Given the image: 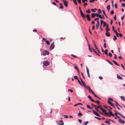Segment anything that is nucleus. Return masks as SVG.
<instances>
[{"label":"nucleus","instance_id":"f257e3e1","mask_svg":"<svg viewBox=\"0 0 125 125\" xmlns=\"http://www.w3.org/2000/svg\"><path fill=\"white\" fill-rule=\"evenodd\" d=\"M49 62L48 61H44L43 62V64L45 66H47L49 64Z\"/></svg>","mask_w":125,"mask_h":125},{"label":"nucleus","instance_id":"f03ea898","mask_svg":"<svg viewBox=\"0 0 125 125\" xmlns=\"http://www.w3.org/2000/svg\"><path fill=\"white\" fill-rule=\"evenodd\" d=\"M103 112V113H105V114L106 115H108V116L109 117L110 116V115H109V114L108 113L106 112V110H105L103 108L101 109V110Z\"/></svg>","mask_w":125,"mask_h":125},{"label":"nucleus","instance_id":"7ed1b4c3","mask_svg":"<svg viewBox=\"0 0 125 125\" xmlns=\"http://www.w3.org/2000/svg\"><path fill=\"white\" fill-rule=\"evenodd\" d=\"M49 54V53L47 50H44L43 52V54L44 56H45L46 55H48Z\"/></svg>","mask_w":125,"mask_h":125},{"label":"nucleus","instance_id":"20e7f679","mask_svg":"<svg viewBox=\"0 0 125 125\" xmlns=\"http://www.w3.org/2000/svg\"><path fill=\"white\" fill-rule=\"evenodd\" d=\"M64 5L66 7H67L68 6V2L66 0H65L63 1Z\"/></svg>","mask_w":125,"mask_h":125},{"label":"nucleus","instance_id":"39448f33","mask_svg":"<svg viewBox=\"0 0 125 125\" xmlns=\"http://www.w3.org/2000/svg\"><path fill=\"white\" fill-rule=\"evenodd\" d=\"M94 114L97 116L100 117V115L94 110H93Z\"/></svg>","mask_w":125,"mask_h":125},{"label":"nucleus","instance_id":"423d86ee","mask_svg":"<svg viewBox=\"0 0 125 125\" xmlns=\"http://www.w3.org/2000/svg\"><path fill=\"white\" fill-rule=\"evenodd\" d=\"M54 42H53L51 44L50 46V49L52 50L54 48Z\"/></svg>","mask_w":125,"mask_h":125},{"label":"nucleus","instance_id":"0eeeda50","mask_svg":"<svg viewBox=\"0 0 125 125\" xmlns=\"http://www.w3.org/2000/svg\"><path fill=\"white\" fill-rule=\"evenodd\" d=\"M118 121L120 123L122 124H124L125 123V121L121 118L119 119Z\"/></svg>","mask_w":125,"mask_h":125},{"label":"nucleus","instance_id":"6e6552de","mask_svg":"<svg viewBox=\"0 0 125 125\" xmlns=\"http://www.w3.org/2000/svg\"><path fill=\"white\" fill-rule=\"evenodd\" d=\"M86 16L87 18V20L89 21H91V18L90 17V15L89 14H86Z\"/></svg>","mask_w":125,"mask_h":125},{"label":"nucleus","instance_id":"1a4fd4ad","mask_svg":"<svg viewBox=\"0 0 125 125\" xmlns=\"http://www.w3.org/2000/svg\"><path fill=\"white\" fill-rule=\"evenodd\" d=\"M80 13L81 15L82 16V17L84 19L86 18V17L85 16V14L83 13L82 11H81V12H80Z\"/></svg>","mask_w":125,"mask_h":125},{"label":"nucleus","instance_id":"9d476101","mask_svg":"<svg viewBox=\"0 0 125 125\" xmlns=\"http://www.w3.org/2000/svg\"><path fill=\"white\" fill-rule=\"evenodd\" d=\"M97 23L96 24V29H97L99 26L100 23L99 21H97Z\"/></svg>","mask_w":125,"mask_h":125},{"label":"nucleus","instance_id":"9b49d317","mask_svg":"<svg viewBox=\"0 0 125 125\" xmlns=\"http://www.w3.org/2000/svg\"><path fill=\"white\" fill-rule=\"evenodd\" d=\"M80 79L81 80L82 83V84L83 85V86H84L85 88H86V85L85 83L84 82H83L82 79L80 78Z\"/></svg>","mask_w":125,"mask_h":125},{"label":"nucleus","instance_id":"f8f14e48","mask_svg":"<svg viewBox=\"0 0 125 125\" xmlns=\"http://www.w3.org/2000/svg\"><path fill=\"white\" fill-rule=\"evenodd\" d=\"M88 98L92 102L94 101V100L92 98L91 96L90 95H88Z\"/></svg>","mask_w":125,"mask_h":125},{"label":"nucleus","instance_id":"ddd939ff","mask_svg":"<svg viewBox=\"0 0 125 125\" xmlns=\"http://www.w3.org/2000/svg\"><path fill=\"white\" fill-rule=\"evenodd\" d=\"M117 77L118 79L121 80H122L123 79L122 78V77H121L118 74H117Z\"/></svg>","mask_w":125,"mask_h":125},{"label":"nucleus","instance_id":"4468645a","mask_svg":"<svg viewBox=\"0 0 125 125\" xmlns=\"http://www.w3.org/2000/svg\"><path fill=\"white\" fill-rule=\"evenodd\" d=\"M120 97L121 98L122 100L124 101H125V98L123 96H120Z\"/></svg>","mask_w":125,"mask_h":125},{"label":"nucleus","instance_id":"2eb2a0df","mask_svg":"<svg viewBox=\"0 0 125 125\" xmlns=\"http://www.w3.org/2000/svg\"><path fill=\"white\" fill-rule=\"evenodd\" d=\"M115 104L117 107L118 106L120 107L121 108H122L121 106H120V105H119L115 101Z\"/></svg>","mask_w":125,"mask_h":125},{"label":"nucleus","instance_id":"dca6fc26","mask_svg":"<svg viewBox=\"0 0 125 125\" xmlns=\"http://www.w3.org/2000/svg\"><path fill=\"white\" fill-rule=\"evenodd\" d=\"M113 61L114 62V63L116 65L118 66H119V65L117 63V62H115V61L114 60H113Z\"/></svg>","mask_w":125,"mask_h":125},{"label":"nucleus","instance_id":"f3484780","mask_svg":"<svg viewBox=\"0 0 125 125\" xmlns=\"http://www.w3.org/2000/svg\"><path fill=\"white\" fill-rule=\"evenodd\" d=\"M93 102L95 103L98 104H100V102L99 100L95 101L94 100V101H93Z\"/></svg>","mask_w":125,"mask_h":125},{"label":"nucleus","instance_id":"a211bd4d","mask_svg":"<svg viewBox=\"0 0 125 125\" xmlns=\"http://www.w3.org/2000/svg\"><path fill=\"white\" fill-rule=\"evenodd\" d=\"M97 107L98 108L100 109L101 110V109L103 108L102 106L100 104H99Z\"/></svg>","mask_w":125,"mask_h":125},{"label":"nucleus","instance_id":"6ab92c4d","mask_svg":"<svg viewBox=\"0 0 125 125\" xmlns=\"http://www.w3.org/2000/svg\"><path fill=\"white\" fill-rule=\"evenodd\" d=\"M109 113H110V114H109V115H110V116H114V114H113V113L111 111H110V112H109Z\"/></svg>","mask_w":125,"mask_h":125},{"label":"nucleus","instance_id":"aec40b11","mask_svg":"<svg viewBox=\"0 0 125 125\" xmlns=\"http://www.w3.org/2000/svg\"><path fill=\"white\" fill-rule=\"evenodd\" d=\"M60 6L59 7L60 8L63 9V7L62 6V4L61 3H60Z\"/></svg>","mask_w":125,"mask_h":125},{"label":"nucleus","instance_id":"412c9836","mask_svg":"<svg viewBox=\"0 0 125 125\" xmlns=\"http://www.w3.org/2000/svg\"><path fill=\"white\" fill-rule=\"evenodd\" d=\"M97 10V9L95 8H94V9H91V11L93 12H95V10Z\"/></svg>","mask_w":125,"mask_h":125},{"label":"nucleus","instance_id":"4be33fe9","mask_svg":"<svg viewBox=\"0 0 125 125\" xmlns=\"http://www.w3.org/2000/svg\"><path fill=\"white\" fill-rule=\"evenodd\" d=\"M105 34L108 37H110V35L109 34V32H106Z\"/></svg>","mask_w":125,"mask_h":125},{"label":"nucleus","instance_id":"5701e85b","mask_svg":"<svg viewBox=\"0 0 125 125\" xmlns=\"http://www.w3.org/2000/svg\"><path fill=\"white\" fill-rule=\"evenodd\" d=\"M108 51V50L107 49H106L105 50L104 52V53L105 54H106V55H108V53H107V52Z\"/></svg>","mask_w":125,"mask_h":125},{"label":"nucleus","instance_id":"b1692460","mask_svg":"<svg viewBox=\"0 0 125 125\" xmlns=\"http://www.w3.org/2000/svg\"><path fill=\"white\" fill-rule=\"evenodd\" d=\"M92 17L93 18H94L95 17V13H93L91 14Z\"/></svg>","mask_w":125,"mask_h":125},{"label":"nucleus","instance_id":"393cba45","mask_svg":"<svg viewBox=\"0 0 125 125\" xmlns=\"http://www.w3.org/2000/svg\"><path fill=\"white\" fill-rule=\"evenodd\" d=\"M110 5H108L106 6V9L108 10H109L110 9Z\"/></svg>","mask_w":125,"mask_h":125},{"label":"nucleus","instance_id":"a878e982","mask_svg":"<svg viewBox=\"0 0 125 125\" xmlns=\"http://www.w3.org/2000/svg\"><path fill=\"white\" fill-rule=\"evenodd\" d=\"M105 122L108 124V125H110V123L108 121V120H106V121H105Z\"/></svg>","mask_w":125,"mask_h":125},{"label":"nucleus","instance_id":"bb28decb","mask_svg":"<svg viewBox=\"0 0 125 125\" xmlns=\"http://www.w3.org/2000/svg\"><path fill=\"white\" fill-rule=\"evenodd\" d=\"M86 12L88 14H89L90 13V11L89 9L88 10H86Z\"/></svg>","mask_w":125,"mask_h":125},{"label":"nucleus","instance_id":"cd10ccee","mask_svg":"<svg viewBox=\"0 0 125 125\" xmlns=\"http://www.w3.org/2000/svg\"><path fill=\"white\" fill-rule=\"evenodd\" d=\"M103 107L104 108L106 109H107L109 108V107L106 105H104Z\"/></svg>","mask_w":125,"mask_h":125},{"label":"nucleus","instance_id":"c85d7f7f","mask_svg":"<svg viewBox=\"0 0 125 125\" xmlns=\"http://www.w3.org/2000/svg\"><path fill=\"white\" fill-rule=\"evenodd\" d=\"M73 1L75 5H77V3L76 0H73Z\"/></svg>","mask_w":125,"mask_h":125},{"label":"nucleus","instance_id":"c756f323","mask_svg":"<svg viewBox=\"0 0 125 125\" xmlns=\"http://www.w3.org/2000/svg\"><path fill=\"white\" fill-rule=\"evenodd\" d=\"M94 108H95V110L96 111H97L98 112L99 111V110L98 109V107H97L96 106L94 107Z\"/></svg>","mask_w":125,"mask_h":125},{"label":"nucleus","instance_id":"7c9ffc66","mask_svg":"<svg viewBox=\"0 0 125 125\" xmlns=\"http://www.w3.org/2000/svg\"><path fill=\"white\" fill-rule=\"evenodd\" d=\"M78 80V82L82 86H83V85L82 84V83H81V82L80 81V80H79V79H78V80Z\"/></svg>","mask_w":125,"mask_h":125},{"label":"nucleus","instance_id":"2f4dec72","mask_svg":"<svg viewBox=\"0 0 125 125\" xmlns=\"http://www.w3.org/2000/svg\"><path fill=\"white\" fill-rule=\"evenodd\" d=\"M87 107L90 109H92V108L89 105H87Z\"/></svg>","mask_w":125,"mask_h":125},{"label":"nucleus","instance_id":"473e14b6","mask_svg":"<svg viewBox=\"0 0 125 125\" xmlns=\"http://www.w3.org/2000/svg\"><path fill=\"white\" fill-rule=\"evenodd\" d=\"M98 13L99 14H100V13H101V11L100 9H99L98 10Z\"/></svg>","mask_w":125,"mask_h":125},{"label":"nucleus","instance_id":"72a5a7b5","mask_svg":"<svg viewBox=\"0 0 125 125\" xmlns=\"http://www.w3.org/2000/svg\"><path fill=\"white\" fill-rule=\"evenodd\" d=\"M88 46H89V50L91 52H92V51L91 48H90V45L89 44L88 45Z\"/></svg>","mask_w":125,"mask_h":125},{"label":"nucleus","instance_id":"f704fd0d","mask_svg":"<svg viewBox=\"0 0 125 125\" xmlns=\"http://www.w3.org/2000/svg\"><path fill=\"white\" fill-rule=\"evenodd\" d=\"M117 37H116V36L115 35H114V38H113V40H114V41H115V40H116L117 39Z\"/></svg>","mask_w":125,"mask_h":125},{"label":"nucleus","instance_id":"c9c22d12","mask_svg":"<svg viewBox=\"0 0 125 125\" xmlns=\"http://www.w3.org/2000/svg\"><path fill=\"white\" fill-rule=\"evenodd\" d=\"M114 6L115 8V9H117V4L116 3H115L114 4Z\"/></svg>","mask_w":125,"mask_h":125},{"label":"nucleus","instance_id":"e433bc0d","mask_svg":"<svg viewBox=\"0 0 125 125\" xmlns=\"http://www.w3.org/2000/svg\"><path fill=\"white\" fill-rule=\"evenodd\" d=\"M46 44L47 45H49L50 44V42L49 41L47 40H46Z\"/></svg>","mask_w":125,"mask_h":125},{"label":"nucleus","instance_id":"4c0bfd02","mask_svg":"<svg viewBox=\"0 0 125 125\" xmlns=\"http://www.w3.org/2000/svg\"><path fill=\"white\" fill-rule=\"evenodd\" d=\"M94 46L95 48V49L96 50V49H98V48H97L96 47L95 43H94Z\"/></svg>","mask_w":125,"mask_h":125},{"label":"nucleus","instance_id":"58836bf2","mask_svg":"<svg viewBox=\"0 0 125 125\" xmlns=\"http://www.w3.org/2000/svg\"><path fill=\"white\" fill-rule=\"evenodd\" d=\"M99 18H95V19H94V21H96L97 20V21H99Z\"/></svg>","mask_w":125,"mask_h":125},{"label":"nucleus","instance_id":"ea45409f","mask_svg":"<svg viewBox=\"0 0 125 125\" xmlns=\"http://www.w3.org/2000/svg\"><path fill=\"white\" fill-rule=\"evenodd\" d=\"M87 2L84 3L83 4L84 7H85L87 5Z\"/></svg>","mask_w":125,"mask_h":125},{"label":"nucleus","instance_id":"a19ab883","mask_svg":"<svg viewBox=\"0 0 125 125\" xmlns=\"http://www.w3.org/2000/svg\"><path fill=\"white\" fill-rule=\"evenodd\" d=\"M89 122L88 121H87L85 122H83V123H84V125H86Z\"/></svg>","mask_w":125,"mask_h":125},{"label":"nucleus","instance_id":"79ce46f5","mask_svg":"<svg viewBox=\"0 0 125 125\" xmlns=\"http://www.w3.org/2000/svg\"><path fill=\"white\" fill-rule=\"evenodd\" d=\"M73 77L75 79L78 80V77L77 76H73Z\"/></svg>","mask_w":125,"mask_h":125},{"label":"nucleus","instance_id":"37998d69","mask_svg":"<svg viewBox=\"0 0 125 125\" xmlns=\"http://www.w3.org/2000/svg\"><path fill=\"white\" fill-rule=\"evenodd\" d=\"M93 50V52L95 53L96 54H97V52H96V51L94 49H92Z\"/></svg>","mask_w":125,"mask_h":125},{"label":"nucleus","instance_id":"c03bdc74","mask_svg":"<svg viewBox=\"0 0 125 125\" xmlns=\"http://www.w3.org/2000/svg\"><path fill=\"white\" fill-rule=\"evenodd\" d=\"M106 25V23L105 22H104L103 24V26L104 27Z\"/></svg>","mask_w":125,"mask_h":125},{"label":"nucleus","instance_id":"a18cd8bd","mask_svg":"<svg viewBox=\"0 0 125 125\" xmlns=\"http://www.w3.org/2000/svg\"><path fill=\"white\" fill-rule=\"evenodd\" d=\"M94 117H95V118H96L99 120H100L101 119V118H100L99 117H97L95 116H94Z\"/></svg>","mask_w":125,"mask_h":125},{"label":"nucleus","instance_id":"49530a36","mask_svg":"<svg viewBox=\"0 0 125 125\" xmlns=\"http://www.w3.org/2000/svg\"><path fill=\"white\" fill-rule=\"evenodd\" d=\"M108 100H110L111 101H113V100L112 99V98H110V97L108 99Z\"/></svg>","mask_w":125,"mask_h":125},{"label":"nucleus","instance_id":"de8ad7c7","mask_svg":"<svg viewBox=\"0 0 125 125\" xmlns=\"http://www.w3.org/2000/svg\"><path fill=\"white\" fill-rule=\"evenodd\" d=\"M122 6L123 7H125V4L124 3H122L121 4Z\"/></svg>","mask_w":125,"mask_h":125},{"label":"nucleus","instance_id":"09e8293b","mask_svg":"<svg viewBox=\"0 0 125 125\" xmlns=\"http://www.w3.org/2000/svg\"><path fill=\"white\" fill-rule=\"evenodd\" d=\"M82 115H83L82 114V113H79L77 114V115L79 116H81Z\"/></svg>","mask_w":125,"mask_h":125},{"label":"nucleus","instance_id":"8fccbe9b","mask_svg":"<svg viewBox=\"0 0 125 125\" xmlns=\"http://www.w3.org/2000/svg\"><path fill=\"white\" fill-rule=\"evenodd\" d=\"M94 1V0H89V2L90 3H92Z\"/></svg>","mask_w":125,"mask_h":125},{"label":"nucleus","instance_id":"3c124183","mask_svg":"<svg viewBox=\"0 0 125 125\" xmlns=\"http://www.w3.org/2000/svg\"><path fill=\"white\" fill-rule=\"evenodd\" d=\"M68 91H70L71 93L73 92V91L72 90L70 89H68Z\"/></svg>","mask_w":125,"mask_h":125},{"label":"nucleus","instance_id":"603ef678","mask_svg":"<svg viewBox=\"0 0 125 125\" xmlns=\"http://www.w3.org/2000/svg\"><path fill=\"white\" fill-rule=\"evenodd\" d=\"M114 11L113 10H112L110 14L111 15H113L114 14Z\"/></svg>","mask_w":125,"mask_h":125},{"label":"nucleus","instance_id":"864d4df0","mask_svg":"<svg viewBox=\"0 0 125 125\" xmlns=\"http://www.w3.org/2000/svg\"><path fill=\"white\" fill-rule=\"evenodd\" d=\"M95 16L96 17H98L100 15L97 13H95Z\"/></svg>","mask_w":125,"mask_h":125},{"label":"nucleus","instance_id":"5fc2aeb1","mask_svg":"<svg viewBox=\"0 0 125 125\" xmlns=\"http://www.w3.org/2000/svg\"><path fill=\"white\" fill-rule=\"evenodd\" d=\"M115 56L114 57V59H116L117 58V56L116 54H114Z\"/></svg>","mask_w":125,"mask_h":125},{"label":"nucleus","instance_id":"6e6d98bb","mask_svg":"<svg viewBox=\"0 0 125 125\" xmlns=\"http://www.w3.org/2000/svg\"><path fill=\"white\" fill-rule=\"evenodd\" d=\"M104 48H106V43H105V42L104 44Z\"/></svg>","mask_w":125,"mask_h":125},{"label":"nucleus","instance_id":"4d7b16f0","mask_svg":"<svg viewBox=\"0 0 125 125\" xmlns=\"http://www.w3.org/2000/svg\"><path fill=\"white\" fill-rule=\"evenodd\" d=\"M92 93L94 95L95 97H97V95H96L93 92Z\"/></svg>","mask_w":125,"mask_h":125},{"label":"nucleus","instance_id":"13d9d810","mask_svg":"<svg viewBox=\"0 0 125 125\" xmlns=\"http://www.w3.org/2000/svg\"><path fill=\"white\" fill-rule=\"evenodd\" d=\"M110 30V29L108 28H106V31L108 32V31H109Z\"/></svg>","mask_w":125,"mask_h":125},{"label":"nucleus","instance_id":"bf43d9fd","mask_svg":"<svg viewBox=\"0 0 125 125\" xmlns=\"http://www.w3.org/2000/svg\"><path fill=\"white\" fill-rule=\"evenodd\" d=\"M86 88H87V89H88V91H90L89 90L91 89L90 88L89 86H88L87 87L86 86Z\"/></svg>","mask_w":125,"mask_h":125},{"label":"nucleus","instance_id":"052dcab7","mask_svg":"<svg viewBox=\"0 0 125 125\" xmlns=\"http://www.w3.org/2000/svg\"><path fill=\"white\" fill-rule=\"evenodd\" d=\"M108 54L110 57H112V55L111 52H110L108 53Z\"/></svg>","mask_w":125,"mask_h":125},{"label":"nucleus","instance_id":"680f3d73","mask_svg":"<svg viewBox=\"0 0 125 125\" xmlns=\"http://www.w3.org/2000/svg\"><path fill=\"white\" fill-rule=\"evenodd\" d=\"M104 23L103 21V20H100V24H102L103 23Z\"/></svg>","mask_w":125,"mask_h":125},{"label":"nucleus","instance_id":"e2e57ef3","mask_svg":"<svg viewBox=\"0 0 125 125\" xmlns=\"http://www.w3.org/2000/svg\"><path fill=\"white\" fill-rule=\"evenodd\" d=\"M114 19L115 20V21L116 20V15L114 17Z\"/></svg>","mask_w":125,"mask_h":125},{"label":"nucleus","instance_id":"0e129e2a","mask_svg":"<svg viewBox=\"0 0 125 125\" xmlns=\"http://www.w3.org/2000/svg\"><path fill=\"white\" fill-rule=\"evenodd\" d=\"M110 105L111 106H113V107H114V104L112 103H111V104H110Z\"/></svg>","mask_w":125,"mask_h":125},{"label":"nucleus","instance_id":"69168bd1","mask_svg":"<svg viewBox=\"0 0 125 125\" xmlns=\"http://www.w3.org/2000/svg\"><path fill=\"white\" fill-rule=\"evenodd\" d=\"M96 50H97V51L99 53H101L100 52V51H99V50L98 49H96Z\"/></svg>","mask_w":125,"mask_h":125},{"label":"nucleus","instance_id":"338daca9","mask_svg":"<svg viewBox=\"0 0 125 125\" xmlns=\"http://www.w3.org/2000/svg\"><path fill=\"white\" fill-rule=\"evenodd\" d=\"M91 105L92 106L94 107V108L96 106L95 105H94L93 104H91Z\"/></svg>","mask_w":125,"mask_h":125},{"label":"nucleus","instance_id":"774afa93","mask_svg":"<svg viewBox=\"0 0 125 125\" xmlns=\"http://www.w3.org/2000/svg\"><path fill=\"white\" fill-rule=\"evenodd\" d=\"M99 18H101V19H102L103 18V17L102 16L100 15L99 17H98Z\"/></svg>","mask_w":125,"mask_h":125}]
</instances>
